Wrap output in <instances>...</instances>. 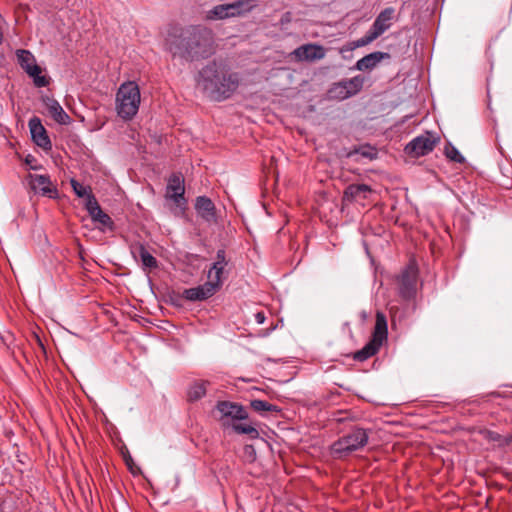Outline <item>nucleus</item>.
Masks as SVG:
<instances>
[{"label":"nucleus","mask_w":512,"mask_h":512,"mask_svg":"<svg viewBox=\"0 0 512 512\" xmlns=\"http://www.w3.org/2000/svg\"><path fill=\"white\" fill-rule=\"evenodd\" d=\"M165 46L173 58L186 62L208 59L216 49L213 31L203 25L170 28L165 38Z\"/></svg>","instance_id":"obj_1"},{"label":"nucleus","mask_w":512,"mask_h":512,"mask_svg":"<svg viewBox=\"0 0 512 512\" xmlns=\"http://www.w3.org/2000/svg\"><path fill=\"white\" fill-rule=\"evenodd\" d=\"M196 82L210 100L222 102L234 95L241 77L223 61L213 60L198 72Z\"/></svg>","instance_id":"obj_2"},{"label":"nucleus","mask_w":512,"mask_h":512,"mask_svg":"<svg viewBox=\"0 0 512 512\" xmlns=\"http://www.w3.org/2000/svg\"><path fill=\"white\" fill-rule=\"evenodd\" d=\"M117 112L123 119H132L139 109L140 91L135 82L123 83L116 95Z\"/></svg>","instance_id":"obj_3"},{"label":"nucleus","mask_w":512,"mask_h":512,"mask_svg":"<svg viewBox=\"0 0 512 512\" xmlns=\"http://www.w3.org/2000/svg\"><path fill=\"white\" fill-rule=\"evenodd\" d=\"M388 335L387 319L383 312L377 311L375 327L371 340L359 351L354 353V360L365 361L375 355Z\"/></svg>","instance_id":"obj_4"},{"label":"nucleus","mask_w":512,"mask_h":512,"mask_svg":"<svg viewBox=\"0 0 512 512\" xmlns=\"http://www.w3.org/2000/svg\"><path fill=\"white\" fill-rule=\"evenodd\" d=\"M418 275L417 262L411 259L397 276L398 294L403 300L410 301L415 298Z\"/></svg>","instance_id":"obj_5"},{"label":"nucleus","mask_w":512,"mask_h":512,"mask_svg":"<svg viewBox=\"0 0 512 512\" xmlns=\"http://www.w3.org/2000/svg\"><path fill=\"white\" fill-rule=\"evenodd\" d=\"M439 142L440 137L437 134L425 131L407 143L404 152L412 158H419L431 153Z\"/></svg>","instance_id":"obj_6"},{"label":"nucleus","mask_w":512,"mask_h":512,"mask_svg":"<svg viewBox=\"0 0 512 512\" xmlns=\"http://www.w3.org/2000/svg\"><path fill=\"white\" fill-rule=\"evenodd\" d=\"M216 410L220 413V424L222 428L229 429L237 420H245L248 413L243 405L231 401H218Z\"/></svg>","instance_id":"obj_7"},{"label":"nucleus","mask_w":512,"mask_h":512,"mask_svg":"<svg viewBox=\"0 0 512 512\" xmlns=\"http://www.w3.org/2000/svg\"><path fill=\"white\" fill-rule=\"evenodd\" d=\"M17 58L20 66L26 71V73L33 77V81L36 87H46L49 84V80L45 76H41V68L36 64L33 54L24 49L17 51Z\"/></svg>","instance_id":"obj_8"},{"label":"nucleus","mask_w":512,"mask_h":512,"mask_svg":"<svg viewBox=\"0 0 512 512\" xmlns=\"http://www.w3.org/2000/svg\"><path fill=\"white\" fill-rule=\"evenodd\" d=\"M28 184L35 194H39L50 199H56L59 196L57 187L52 183L49 175L28 174Z\"/></svg>","instance_id":"obj_9"},{"label":"nucleus","mask_w":512,"mask_h":512,"mask_svg":"<svg viewBox=\"0 0 512 512\" xmlns=\"http://www.w3.org/2000/svg\"><path fill=\"white\" fill-rule=\"evenodd\" d=\"M85 208L88 211L92 221L99 224L98 228L101 231L104 232L106 230H109V231L114 230L113 220L107 213H105L101 209L95 196L89 197V200L87 202H85Z\"/></svg>","instance_id":"obj_10"},{"label":"nucleus","mask_w":512,"mask_h":512,"mask_svg":"<svg viewBox=\"0 0 512 512\" xmlns=\"http://www.w3.org/2000/svg\"><path fill=\"white\" fill-rule=\"evenodd\" d=\"M184 194V177L180 173H173L168 179L165 197L172 200L177 206H183L187 203Z\"/></svg>","instance_id":"obj_11"},{"label":"nucleus","mask_w":512,"mask_h":512,"mask_svg":"<svg viewBox=\"0 0 512 512\" xmlns=\"http://www.w3.org/2000/svg\"><path fill=\"white\" fill-rule=\"evenodd\" d=\"M325 48L319 44H304L297 47L291 55L298 62H314L325 57Z\"/></svg>","instance_id":"obj_12"},{"label":"nucleus","mask_w":512,"mask_h":512,"mask_svg":"<svg viewBox=\"0 0 512 512\" xmlns=\"http://www.w3.org/2000/svg\"><path fill=\"white\" fill-rule=\"evenodd\" d=\"M218 290V283L208 280L197 287L185 289L183 297L188 301H203L212 297Z\"/></svg>","instance_id":"obj_13"},{"label":"nucleus","mask_w":512,"mask_h":512,"mask_svg":"<svg viewBox=\"0 0 512 512\" xmlns=\"http://www.w3.org/2000/svg\"><path fill=\"white\" fill-rule=\"evenodd\" d=\"M195 211L197 215L206 223L214 224L217 222L216 207L213 201L207 196H198L195 200Z\"/></svg>","instance_id":"obj_14"},{"label":"nucleus","mask_w":512,"mask_h":512,"mask_svg":"<svg viewBox=\"0 0 512 512\" xmlns=\"http://www.w3.org/2000/svg\"><path fill=\"white\" fill-rule=\"evenodd\" d=\"M390 58L391 55L387 52L375 51L359 59L354 65V69L364 73H370L379 65L382 60Z\"/></svg>","instance_id":"obj_15"},{"label":"nucleus","mask_w":512,"mask_h":512,"mask_svg":"<svg viewBox=\"0 0 512 512\" xmlns=\"http://www.w3.org/2000/svg\"><path fill=\"white\" fill-rule=\"evenodd\" d=\"M29 128L33 141L43 149H50L52 144L47 135L46 129L37 117L29 120Z\"/></svg>","instance_id":"obj_16"},{"label":"nucleus","mask_w":512,"mask_h":512,"mask_svg":"<svg viewBox=\"0 0 512 512\" xmlns=\"http://www.w3.org/2000/svg\"><path fill=\"white\" fill-rule=\"evenodd\" d=\"M43 103L50 116L59 124L67 125L71 122L70 116L64 111L60 103L54 98L44 97Z\"/></svg>","instance_id":"obj_17"},{"label":"nucleus","mask_w":512,"mask_h":512,"mask_svg":"<svg viewBox=\"0 0 512 512\" xmlns=\"http://www.w3.org/2000/svg\"><path fill=\"white\" fill-rule=\"evenodd\" d=\"M226 265L225 250L220 249L217 251L216 261L213 263L207 275L209 281L218 283L219 289L222 286V273Z\"/></svg>","instance_id":"obj_18"},{"label":"nucleus","mask_w":512,"mask_h":512,"mask_svg":"<svg viewBox=\"0 0 512 512\" xmlns=\"http://www.w3.org/2000/svg\"><path fill=\"white\" fill-rule=\"evenodd\" d=\"M395 9L393 7H387L382 10L373 22V26L383 34L392 25L391 21L394 18Z\"/></svg>","instance_id":"obj_19"},{"label":"nucleus","mask_w":512,"mask_h":512,"mask_svg":"<svg viewBox=\"0 0 512 512\" xmlns=\"http://www.w3.org/2000/svg\"><path fill=\"white\" fill-rule=\"evenodd\" d=\"M331 452L335 458H345L352 454V438L350 435L334 442Z\"/></svg>","instance_id":"obj_20"},{"label":"nucleus","mask_w":512,"mask_h":512,"mask_svg":"<svg viewBox=\"0 0 512 512\" xmlns=\"http://www.w3.org/2000/svg\"><path fill=\"white\" fill-rule=\"evenodd\" d=\"M133 255L139 258L144 268L155 269L158 267L157 259L146 249L143 244H138L134 250Z\"/></svg>","instance_id":"obj_21"},{"label":"nucleus","mask_w":512,"mask_h":512,"mask_svg":"<svg viewBox=\"0 0 512 512\" xmlns=\"http://www.w3.org/2000/svg\"><path fill=\"white\" fill-rule=\"evenodd\" d=\"M350 85H352V80L334 84L328 91L329 99L339 101L347 99L352 93Z\"/></svg>","instance_id":"obj_22"},{"label":"nucleus","mask_w":512,"mask_h":512,"mask_svg":"<svg viewBox=\"0 0 512 512\" xmlns=\"http://www.w3.org/2000/svg\"><path fill=\"white\" fill-rule=\"evenodd\" d=\"M226 5L230 18L244 15L253 8L252 0H237Z\"/></svg>","instance_id":"obj_23"},{"label":"nucleus","mask_w":512,"mask_h":512,"mask_svg":"<svg viewBox=\"0 0 512 512\" xmlns=\"http://www.w3.org/2000/svg\"><path fill=\"white\" fill-rule=\"evenodd\" d=\"M372 429H366L354 425V451L364 448L369 443L370 435L373 434Z\"/></svg>","instance_id":"obj_24"},{"label":"nucleus","mask_w":512,"mask_h":512,"mask_svg":"<svg viewBox=\"0 0 512 512\" xmlns=\"http://www.w3.org/2000/svg\"><path fill=\"white\" fill-rule=\"evenodd\" d=\"M207 384V381H196L191 384L187 392L188 401L195 402L203 398L206 395Z\"/></svg>","instance_id":"obj_25"},{"label":"nucleus","mask_w":512,"mask_h":512,"mask_svg":"<svg viewBox=\"0 0 512 512\" xmlns=\"http://www.w3.org/2000/svg\"><path fill=\"white\" fill-rule=\"evenodd\" d=\"M251 408L261 414L264 415L266 413H278L280 412V408L276 405H273L267 401L255 399L250 402Z\"/></svg>","instance_id":"obj_26"},{"label":"nucleus","mask_w":512,"mask_h":512,"mask_svg":"<svg viewBox=\"0 0 512 512\" xmlns=\"http://www.w3.org/2000/svg\"><path fill=\"white\" fill-rule=\"evenodd\" d=\"M372 195L373 190L370 186L354 183V202H358L364 207L365 203L363 201L369 199Z\"/></svg>","instance_id":"obj_27"},{"label":"nucleus","mask_w":512,"mask_h":512,"mask_svg":"<svg viewBox=\"0 0 512 512\" xmlns=\"http://www.w3.org/2000/svg\"><path fill=\"white\" fill-rule=\"evenodd\" d=\"M354 156H359L367 160H374L378 156V150L376 147L370 144H364L360 146H354Z\"/></svg>","instance_id":"obj_28"},{"label":"nucleus","mask_w":512,"mask_h":512,"mask_svg":"<svg viewBox=\"0 0 512 512\" xmlns=\"http://www.w3.org/2000/svg\"><path fill=\"white\" fill-rule=\"evenodd\" d=\"M382 34L373 26L369 28V30L366 32V34L354 41V49L359 47H364L370 43H372L374 40H376L379 36Z\"/></svg>","instance_id":"obj_29"},{"label":"nucleus","mask_w":512,"mask_h":512,"mask_svg":"<svg viewBox=\"0 0 512 512\" xmlns=\"http://www.w3.org/2000/svg\"><path fill=\"white\" fill-rule=\"evenodd\" d=\"M382 34L373 26L369 28V30L366 32V34L354 41V49L359 47H364L370 43H372L374 40H376L379 36Z\"/></svg>","instance_id":"obj_30"},{"label":"nucleus","mask_w":512,"mask_h":512,"mask_svg":"<svg viewBox=\"0 0 512 512\" xmlns=\"http://www.w3.org/2000/svg\"><path fill=\"white\" fill-rule=\"evenodd\" d=\"M207 18L209 20H223L230 18L227 10V5L220 4L214 6L211 10L207 12Z\"/></svg>","instance_id":"obj_31"},{"label":"nucleus","mask_w":512,"mask_h":512,"mask_svg":"<svg viewBox=\"0 0 512 512\" xmlns=\"http://www.w3.org/2000/svg\"><path fill=\"white\" fill-rule=\"evenodd\" d=\"M230 428L237 434H246L249 435L252 439L259 437L258 430L249 424L233 423Z\"/></svg>","instance_id":"obj_32"},{"label":"nucleus","mask_w":512,"mask_h":512,"mask_svg":"<svg viewBox=\"0 0 512 512\" xmlns=\"http://www.w3.org/2000/svg\"><path fill=\"white\" fill-rule=\"evenodd\" d=\"M70 183L74 193L79 198H85V202L89 200L90 196H94L90 187L82 185L75 179H71Z\"/></svg>","instance_id":"obj_33"},{"label":"nucleus","mask_w":512,"mask_h":512,"mask_svg":"<svg viewBox=\"0 0 512 512\" xmlns=\"http://www.w3.org/2000/svg\"><path fill=\"white\" fill-rule=\"evenodd\" d=\"M444 154L452 162L460 163V164L465 162L464 156L450 142H448L445 145Z\"/></svg>","instance_id":"obj_34"},{"label":"nucleus","mask_w":512,"mask_h":512,"mask_svg":"<svg viewBox=\"0 0 512 512\" xmlns=\"http://www.w3.org/2000/svg\"><path fill=\"white\" fill-rule=\"evenodd\" d=\"M370 84V78L365 75L354 76V95L362 90L365 85Z\"/></svg>","instance_id":"obj_35"},{"label":"nucleus","mask_w":512,"mask_h":512,"mask_svg":"<svg viewBox=\"0 0 512 512\" xmlns=\"http://www.w3.org/2000/svg\"><path fill=\"white\" fill-rule=\"evenodd\" d=\"M352 202V184H349L344 191L343 204L349 205Z\"/></svg>","instance_id":"obj_36"},{"label":"nucleus","mask_w":512,"mask_h":512,"mask_svg":"<svg viewBox=\"0 0 512 512\" xmlns=\"http://www.w3.org/2000/svg\"><path fill=\"white\" fill-rule=\"evenodd\" d=\"M34 162H36V159L32 155H27L26 156L25 163L27 165H29L30 169H32V170H39V169L42 168L41 165L33 164Z\"/></svg>","instance_id":"obj_37"},{"label":"nucleus","mask_w":512,"mask_h":512,"mask_svg":"<svg viewBox=\"0 0 512 512\" xmlns=\"http://www.w3.org/2000/svg\"><path fill=\"white\" fill-rule=\"evenodd\" d=\"M489 439L491 441H495V442H499V445L501 446V442H502V435H500L499 433L497 432H493V431H489Z\"/></svg>","instance_id":"obj_38"},{"label":"nucleus","mask_w":512,"mask_h":512,"mask_svg":"<svg viewBox=\"0 0 512 512\" xmlns=\"http://www.w3.org/2000/svg\"><path fill=\"white\" fill-rule=\"evenodd\" d=\"M512 444V433L502 436L501 446H510Z\"/></svg>","instance_id":"obj_39"},{"label":"nucleus","mask_w":512,"mask_h":512,"mask_svg":"<svg viewBox=\"0 0 512 512\" xmlns=\"http://www.w3.org/2000/svg\"><path fill=\"white\" fill-rule=\"evenodd\" d=\"M255 319L258 324H263L265 321V315L263 312H258L255 314Z\"/></svg>","instance_id":"obj_40"},{"label":"nucleus","mask_w":512,"mask_h":512,"mask_svg":"<svg viewBox=\"0 0 512 512\" xmlns=\"http://www.w3.org/2000/svg\"><path fill=\"white\" fill-rule=\"evenodd\" d=\"M2 42H3V34H2V32L0 31V44H2Z\"/></svg>","instance_id":"obj_41"},{"label":"nucleus","mask_w":512,"mask_h":512,"mask_svg":"<svg viewBox=\"0 0 512 512\" xmlns=\"http://www.w3.org/2000/svg\"><path fill=\"white\" fill-rule=\"evenodd\" d=\"M245 449H246V450H249V449H250V450H252V451H253V447H252V446H250V445H247V446L245 447Z\"/></svg>","instance_id":"obj_42"}]
</instances>
